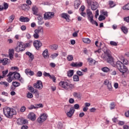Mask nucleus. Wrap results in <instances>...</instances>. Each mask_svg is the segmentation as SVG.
Returning a JSON list of instances; mask_svg holds the SVG:
<instances>
[{"mask_svg": "<svg viewBox=\"0 0 129 129\" xmlns=\"http://www.w3.org/2000/svg\"><path fill=\"white\" fill-rule=\"evenodd\" d=\"M81 4V2H80V0H76V1H75V3H74L75 8L76 9H78V8H79V6H80Z\"/></svg>", "mask_w": 129, "mask_h": 129, "instance_id": "a878e982", "label": "nucleus"}, {"mask_svg": "<svg viewBox=\"0 0 129 129\" xmlns=\"http://www.w3.org/2000/svg\"><path fill=\"white\" fill-rule=\"evenodd\" d=\"M3 112L5 116L8 118H12L13 115H16V114H17L16 110L9 107H5L4 108Z\"/></svg>", "mask_w": 129, "mask_h": 129, "instance_id": "f03ea898", "label": "nucleus"}, {"mask_svg": "<svg viewBox=\"0 0 129 129\" xmlns=\"http://www.w3.org/2000/svg\"><path fill=\"white\" fill-rule=\"evenodd\" d=\"M97 8H98V4L97 2H93L91 4V9L92 11H95L97 10Z\"/></svg>", "mask_w": 129, "mask_h": 129, "instance_id": "f3484780", "label": "nucleus"}, {"mask_svg": "<svg viewBox=\"0 0 129 129\" xmlns=\"http://www.w3.org/2000/svg\"><path fill=\"white\" fill-rule=\"evenodd\" d=\"M37 20H38V23L39 25H43V24H44V22L43 21V17L41 16H38Z\"/></svg>", "mask_w": 129, "mask_h": 129, "instance_id": "cd10ccee", "label": "nucleus"}, {"mask_svg": "<svg viewBox=\"0 0 129 129\" xmlns=\"http://www.w3.org/2000/svg\"><path fill=\"white\" fill-rule=\"evenodd\" d=\"M26 55H27L30 58V60L31 61H33L34 60V55L33 54L29 51H27L26 52Z\"/></svg>", "mask_w": 129, "mask_h": 129, "instance_id": "bb28decb", "label": "nucleus"}, {"mask_svg": "<svg viewBox=\"0 0 129 129\" xmlns=\"http://www.w3.org/2000/svg\"><path fill=\"white\" fill-rule=\"evenodd\" d=\"M28 90H29L31 93H34L35 92V89H34V87L32 86L29 87Z\"/></svg>", "mask_w": 129, "mask_h": 129, "instance_id": "a18cd8bd", "label": "nucleus"}, {"mask_svg": "<svg viewBox=\"0 0 129 129\" xmlns=\"http://www.w3.org/2000/svg\"><path fill=\"white\" fill-rule=\"evenodd\" d=\"M19 21L20 22H27L30 21V19L28 17H24L23 16H21L19 19Z\"/></svg>", "mask_w": 129, "mask_h": 129, "instance_id": "b1692460", "label": "nucleus"}, {"mask_svg": "<svg viewBox=\"0 0 129 129\" xmlns=\"http://www.w3.org/2000/svg\"><path fill=\"white\" fill-rule=\"evenodd\" d=\"M101 13L102 15H103V16H106V17H107L108 16L107 14V12L106 11H104V10H102L101 11Z\"/></svg>", "mask_w": 129, "mask_h": 129, "instance_id": "603ef678", "label": "nucleus"}, {"mask_svg": "<svg viewBox=\"0 0 129 129\" xmlns=\"http://www.w3.org/2000/svg\"><path fill=\"white\" fill-rule=\"evenodd\" d=\"M25 49L24 43L19 42L18 46L15 48V51L16 52H23V51H25Z\"/></svg>", "mask_w": 129, "mask_h": 129, "instance_id": "423d86ee", "label": "nucleus"}, {"mask_svg": "<svg viewBox=\"0 0 129 129\" xmlns=\"http://www.w3.org/2000/svg\"><path fill=\"white\" fill-rule=\"evenodd\" d=\"M123 10H126V11H129V3L125 5L122 8Z\"/></svg>", "mask_w": 129, "mask_h": 129, "instance_id": "c03bdc74", "label": "nucleus"}, {"mask_svg": "<svg viewBox=\"0 0 129 129\" xmlns=\"http://www.w3.org/2000/svg\"><path fill=\"white\" fill-rule=\"evenodd\" d=\"M87 15L88 16V19L90 23H91L92 25H95L96 27H97L98 26V23H97V22L93 20V14H92V12L90 9L87 10Z\"/></svg>", "mask_w": 129, "mask_h": 129, "instance_id": "7ed1b4c3", "label": "nucleus"}, {"mask_svg": "<svg viewBox=\"0 0 129 129\" xmlns=\"http://www.w3.org/2000/svg\"><path fill=\"white\" fill-rule=\"evenodd\" d=\"M123 65H127L128 64V61H127V59H123V62H122Z\"/></svg>", "mask_w": 129, "mask_h": 129, "instance_id": "052dcab7", "label": "nucleus"}, {"mask_svg": "<svg viewBox=\"0 0 129 129\" xmlns=\"http://www.w3.org/2000/svg\"><path fill=\"white\" fill-rule=\"evenodd\" d=\"M33 94L32 93H30V92H28L27 94V98H33Z\"/></svg>", "mask_w": 129, "mask_h": 129, "instance_id": "37998d69", "label": "nucleus"}, {"mask_svg": "<svg viewBox=\"0 0 129 129\" xmlns=\"http://www.w3.org/2000/svg\"><path fill=\"white\" fill-rule=\"evenodd\" d=\"M12 85L14 87H19L21 85V84L18 82H13Z\"/></svg>", "mask_w": 129, "mask_h": 129, "instance_id": "e433bc0d", "label": "nucleus"}, {"mask_svg": "<svg viewBox=\"0 0 129 129\" xmlns=\"http://www.w3.org/2000/svg\"><path fill=\"white\" fill-rule=\"evenodd\" d=\"M11 70L15 71L16 70V71H19V68L18 67H12L11 68Z\"/></svg>", "mask_w": 129, "mask_h": 129, "instance_id": "e2e57ef3", "label": "nucleus"}, {"mask_svg": "<svg viewBox=\"0 0 129 129\" xmlns=\"http://www.w3.org/2000/svg\"><path fill=\"white\" fill-rule=\"evenodd\" d=\"M73 80L76 82L79 81V77L77 75H74L73 76Z\"/></svg>", "mask_w": 129, "mask_h": 129, "instance_id": "4c0bfd02", "label": "nucleus"}, {"mask_svg": "<svg viewBox=\"0 0 129 129\" xmlns=\"http://www.w3.org/2000/svg\"><path fill=\"white\" fill-rule=\"evenodd\" d=\"M83 41L84 43H86V44H89L91 42L90 39L88 38H83Z\"/></svg>", "mask_w": 129, "mask_h": 129, "instance_id": "473e14b6", "label": "nucleus"}, {"mask_svg": "<svg viewBox=\"0 0 129 129\" xmlns=\"http://www.w3.org/2000/svg\"><path fill=\"white\" fill-rule=\"evenodd\" d=\"M33 93H34L36 98H39V97H40L39 91H38V90H35V91Z\"/></svg>", "mask_w": 129, "mask_h": 129, "instance_id": "c9c22d12", "label": "nucleus"}, {"mask_svg": "<svg viewBox=\"0 0 129 129\" xmlns=\"http://www.w3.org/2000/svg\"><path fill=\"white\" fill-rule=\"evenodd\" d=\"M50 75H51L46 72H44L43 73V76H45V77H50Z\"/></svg>", "mask_w": 129, "mask_h": 129, "instance_id": "0e129e2a", "label": "nucleus"}, {"mask_svg": "<svg viewBox=\"0 0 129 129\" xmlns=\"http://www.w3.org/2000/svg\"><path fill=\"white\" fill-rule=\"evenodd\" d=\"M77 75H79V76H83V73L80 71H77Z\"/></svg>", "mask_w": 129, "mask_h": 129, "instance_id": "680f3d73", "label": "nucleus"}, {"mask_svg": "<svg viewBox=\"0 0 129 129\" xmlns=\"http://www.w3.org/2000/svg\"><path fill=\"white\" fill-rule=\"evenodd\" d=\"M43 104H36L35 105V107H36V109H37V108H39V107H43Z\"/></svg>", "mask_w": 129, "mask_h": 129, "instance_id": "69168bd1", "label": "nucleus"}, {"mask_svg": "<svg viewBox=\"0 0 129 129\" xmlns=\"http://www.w3.org/2000/svg\"><path fill=\"white\" fill-rule=\"evenodd\" d=\"M71 66L72 67H77V62H72V63L71 64Z\"/></svg>", "mask_w": 129, "mask_h": 129, "instance_id": "338daca9", "label": "nucleus"}, {"mask_svg": "<svg viewBox=\"0 0 129 129\" xmlns=\"http://www.w3.org/2000/svg\"><path fill=\"white\" fill-rule=\"evenodd\" d=\"M110 109L111 110H112V109H114V108H115V104H114V102H111L110 104Z\"/></svg>", "mask_w": 129, "mask_h": 129, "instance_id": "a19ab883", "label": "nucleus"}, {"mask_svg": "<svg viewBox=\"0 0 129 129\" xmlns=\"http://www.w3.org/2000/svg\"><path fill=\"white\" fill-rule=\"evenodd\" d=\"M15 19V16H14V15H12L9 17V21L11 23H12V22H13V21H14Z\"/></svg>", "mask_w": 129, "mask_h": 129, "instance_id": "13d9d810", "label": "nucleus"}, {"mask_svg": "<svg viewBox=\"0 0 129 129\" xmlns=\"http://www.w3.org/2000/svg\"><path fill=\"white\" fill-rule=\"evenodd\" d=\"M47 119V115L45 113L41 114L39 117L37 119V121L39 123H42V122H44L45 120Z\"/></svg>", "mask_w": 129, "mask_h": 129, "instance_id": "1a4fd4ad", "label": "nucleus"}, {"mask_svg": "<svg viewBox=\"0 0 129 129\" xmlns=\"http://www.w3.org/2000/svg\"><path fill=\"white\" fill-rule=\"evenodd\" d=\"M58 54V53H53L51 54V57L52 59H55L56 57H57Z\"/></svg>", "mask_w": 129, "mask_h": 129, "instance_id": "4d7b16f0", "label": "nucleus"}, {"mask_svg": "<svg viewBox=\"0 0 129 129\" xmlns=\"http://www.w3.org/2000/svg\"><path fill=\"white\" fill-rule=\"evenodd\" d=\"M14 73L13 72H10L8 75V78L7 79V81L9 83H11L13 80H14Z\"/></svg>", "mask_w": 129, "mask_h": 129, "instance_id": "4468645a", "label": "nucleus"}, {"mask_svg": "<svg viewBox=\"0 0 129 129\" xmlns=\"http://www.w3.org/2000/svg\"><path fill=\"white\" fill-rule=\"evenodd\" d=\"M8 72H9V70H8L3 71L2 72L3 76H4V77H6V75H7L8 74Z\"/></svg>", "mask_w": 129, "mask_h": 129, "instance_id": "3c124183", "label": "nucleus"}, {"mask_svg": "<svg viewBox=\"0 0 129 129\" xmlns=\"http://www.w3.org/2000/svg\"><path fill=\"white\" fill-rule=\"evenodd\" d=\"M60 17L62 19H64L65 20H66L67 22H69V21H70V20L69 19L70 16H69V15H68V14L62 13L60 14Z\"/></svg>", "mask_w": 129, "mask_h": 129, "instance_id": "a211bd4d", "label": "nucleus"}, {"mask_svg": "<svg viewBox=\"0 0 129 129\" xmlns=\"http://www.w3.org/2000/svg\"><path fill=\"white\" fill-rule=\"evenodd\" d=\"M104 54L102 55V58L107 63H109L113 67H115V63L113 60V57L110 55V50L109 49H104Z\"/></svg>", "mask_w": 129, "mask_h": 129, "instance_id": "f257e3e1", "label": "nucleus"}, {"mask_svg": "<svg viewBox=\"0 0 129 129\" xmlns=\"http://www.w3.org/2000/svg\"><path fill=\"white\" fill-rule=\"evenodd\" d=\"M73 95L75 98H78V99H81V93L80 92H74L73 93Z\"/></svg>", "mask_w": 129, "mask_h": 129, "instance_id": "6ab92c4d", "label": "nucleus"}, {"mask_svg": "<svg viewBox=\"0 0 129 129\" xmlns=\"http://www.w3.org/2000/svg\"><path fill=\"white\" fill-rule=\"evenodd\" d=\"M10 62L9 58H5L3 59H0V63H3V65H7V64H9Z\"/></svg>", "mask_w": 129, "mask_h": 129, "instance_id": "412c9836", "label": "nucleus"}, {"mask_svg": "<svg viewBox=\"0 0 129 129\" xmlns=\"http://www.w3.org/2000/svg\"><path fill=\"white\" fill-rule=\"evenodd\" d=\"M104 84L106 85L109 91H112V86L111 85V82H109L108 80H105L104 82Z\"/></svg>", "mask_w": 129, "mask_h": 129, "instance_id": "9d476101", "label": "nucleus"}, {"mask_svg": "<svg viewBox=\"0 0 129 129\" xmlns=\"http://www.w3.org/2000/svg\"><path fill=\"white\" fill-rule=\"evenodd\" d=\"M67 74L68 77H72V76H73V74H74V71L73 70H70L68 72Z\"/></svg>", "mask_w": 129, "mask_h": 129, "instance_id": "72a5a7b5", "label": "nucleus"}, {"mask_svg": "<svg viewBox=\"0 0 129 129\" xmlns=\"http://www.w3.org/2000/svg\"><path fill=\"white\" fill-rule=\"evenodd\" d=\"M75 112V109L74 107H72L70 108V110L67 113V115L68 117H72V115L74 114V112Z\"/></svg>", "mask_w": 129, "mask_h": 129, "instance_id": "2eb2a0df", "label": "nucleus"}, {"mask_svg": "<svg viewBox=\"0 0 129 129\" xmlns=\"http://www.w3.org/2000/svg\"><path fill=\"white\" fill-rule=\"evenodd\" d=\"M13 78L16 80H19L21 83H24V79L21 78V75L17 72H13Z\"/></svg>", "mask_w": 129, "mask_h": 129, "instance_id": "0eeeda50", "label": "nucleus"}, {"mask_svg": "<svg viewBox=\"0 0 129 129\" xmlns=\"http://www.w3.org/2000/svg\"><path fill=\"white\" fill-rule=\"evenodd\" d=\"M55 16V13L53 12H46L44 14V20H51V19L54 18Z\"/></svg>", "mask_w": 129, "mask_h": 129, "instance_id": "20e7f679", "label": "nucleus"}, {"mask_svg": "<svg viewBox=\"0 0 129 129\" xmlns=\"http://www.w3.org/2000/svg\"><path fill=\"white\" fill-rule=\"evenodd\" d=\"M57 127L58 129H63V124L62 123H59L57 125Z\"/></svg>", "mask_w": 129, "mask_h": 129, "instance_id": "bf43d9fd", "label": "nucleus"}, {"mask_svg": "<svg viewBox=\"0 0 129 129\" xmlns=\"http://www.w3.org/2000/svg\"><path fill=\"white\" fill-rule=\"evenodd\" d=\"M109 5L111 8H114V7H115V4H114L113 1H109Z\"/></svg>", "mask_w": 129, "mask_h": 129, "instance_id": "79ce46f5", "label": "nucleus"}, {"mask_svg": "<svg viewBox=\"0 0 129 129\" xmlns=\"http://www.w3.org/2000/svg\"><path fill=\"white\" fill-rule=\"evenodd\" d=\"M110 44L111 45V46H117V43L113 41H110Z\"/></svg>", "mask_w": 129, "mask_h": 129, "instance_id": "09e8293b", "label": "nucleus"}, {"mask_svg": "<svg viewBox=\"0 0 129 129\" xmlns=\"http://www.w3.org/2000/svg\"><path fill=\"white\" fill-rule=\"evenodd\" d=\"M83 65V63L82 62H77V68H78L79 67H82Z\"/></svg>", "mask_w": 129, "mask_h": 129, "instance_id": "8fccbe9b", "label": "nucleus"}, {"mask_svg": "<svg viewBox=\"0 0 129 129\" xmlns=\"http://www.w3.org/2000/svg\"><path fill=\"white\" fill-rule=\"evenodd\" d=\"M67 59L68 61H72V60H73V55H68L67 57Z\"/></svg>", "mask_w": 129, "mask_h": 129, "instance_id": "de8ad7c7", "label": "nucleus"}, {"mask_svg": "<svg viewBox=\"0 0 129 129\" xmlns=\"http://www.w3.org/2000/svg\"><path fill=\"white\" fill-rule=\"evenodd\" d=\"M43 75V73L41 71H38L37 73L36 76L37 77H41Z\"/></svg>", "mask_w": 129, "mask_h": 129, "instance_id": "6e6d98bb", "label": "nucleus"}, {"mask_svg": "<svg viewBox=\"0 0 129 129\" xmlns=\"http://www.w3.org/2000/svg\"><path fill=\"white\" fill-rule=\"evenodd\" d=\"M25 73H26V75H30V76H34V74H35V73H34V72L32 71L29 69H26L25 71Z\"/></svg>", "mask_w": 129, "mask_h": 129, "instance_id": "4be33fe9", "label": "nucleus"}, {"mask_svg": "<svg viewBox=\"0 0 129 129\" xmlns=\"http://www.w3.org/2000/svg\"><path fill=\"white\" fill-rule=\"evenodd\" d=\"M121 31H123L124 34H127V32H128V30L127 29V28H126L125 26H122L121 27Z\"/></svg>", "mask_w": 129, "mask_h": 129, "instance_id": "c756f323", "label": "nucleus"}, {"mask_svg": "<svg viewBox=\"0 0 129 129\" xmlns=\"http://www.w3.org/2000/svg\"><path fill=\"white\" fill-rule=\"evenodd\" d=\"M26 38L27 40H30V39L32 38V36H31V34H30V33H27L26 34Z\"/></svg>", "mask_w": 129, "mask_h": 129, "instance_id": "5fc2aeb1", "label": "nucleus"}, {"mask_svg": "<svg viewBox=\"0 0 129 129\" xmlns=\"http://www.w3.org/2000/svg\"><path fill=\"white\" fill-rule=\"evenodd\" d=\"M32 12H33V15L37 16L38 14V8L36 7H33L32 8Z\"/></svg>", "mask_w": 129, "mask_h": 129, "instance_id": "7c9ffc66", "label": "nucleus"}, {"mask_svg": "<svg viewBox=\"0 0 129 129\" xmlns=\"http://www.w3.org/2000/svg\"><path fill=\"white\" fill-rule=\"evenodd\" d=\"M69 83L67 82L61 81L59 82V85L62 88H64V89H66V90H68Z\"/></svg>", "mask_w": 129, "mask_h": 129, "instance_id": "ddd939ff", "label": "nucleus"}, {"mask_svg": "<svg viewBox=\"0 0 129 129\" xmlns=\"http://www.w3.org/2000/svg\"><path fill=\"white\" fill-rule=\"evenodd\" d=\"M14 49H9V55L10 60H13L14 59Z\"/></svg>", "mask_w": 129, "mask_h": 129, "instance_id": "393cba45", "label": "nucleus"}, {"mask_svg": "<svg viewBox=\"0 0 129 129\" xmlns=\"http://www.w3.org/2000/svg\"><path fill=\"white\" fill-rule=\"evenodd\" d=\"M4 10H8L9 8V4L8 3H4Z\"/></svg>", "mask_w": 129, "mask_h": 129, "instance_id": "864d4df0", "label": "nucleus"}, {"mask_svg": "<svg viewBox=\"0 0 129 129\" xmlns=\"http://www.w3.org/2000/svg\"><path fill=\"white\" fill-rule=\"evenodd\" d=\"M101 70H102V71H103V72L107 73V72H109L110 70L109 69V68H108L107 67H104L101 69Z\"/></svg>", "mask_w": 129, "mask_h": 129, "instance_id": "f704fd0d", "label": "nucleus"}, {"mask_svg": "<svg viewBox=\"0 0 129 129\" xmlns=\"http://www.w3.org/2000/svg\"><path fill=\"white\" fill-rule=\"evenodd\" d=\"M74 88H75V85H74V84H70L69 83V85H68V89H71L72 90Z\"/></svg>", "mask_w": 129, "mask_h": 129, "instance_id": "58836bf2", "label": "nucleus"}, {"mask_svg": "<svg viewBox=\"0 0 129 129\" xmlns=\"http://www.w3.org/2000/svg\"><path fill=\"white\" fill-rule=\"evenodd\" d=\"M118 71L120 73H121L122 76L123 75H127L128 74L129 72H128V69H127V68L124 64L121 67L120 69H118Z\"/></svg>", "mask_w": 129, "mask_h": 129, "instance_id": "39448f33", "label": "nucleus"}, {"mask_svg": "<svg viewBox=\"0 0 129 129\" xmlns=\"http://www.w3.org/2000/svg\"><path fill=\"white\" fill-rule=\"evenodd\" d=\"M17 123L22 125L23 124H27L28 123V120L25 118H19L17 120Z\"/></svg>", "mask_w": 129, "mask_h": 129, "instance_id": "9b49d317", "label": "nucleus"}, {"mask_svg": "<svg viewBox=\"0 0 129 129\" xmlns=\"http://www.w3.org/2000/svg\"><path fill=\"white\" fill-rule=\"evenodd\" d=\"M33 87L37 89L41 90L43 88V83H42L41 80H38L36 83L33 84Z\"/></svg>", "mask_w": 129, "mask_h": 129, "instance_id": "6e6552de", "label": "nucleus"}, {"mask_svg": "<svg viewBox=\"0 0 129 129\" xmlns=\"http://www.w3.org/2000/svg\"><path fill=\"white\" fill-rule=\"evenodd\" d=\"M40 33H41V34L44 33V30L43 29V27H39L38 29L34 30V34H36V35H39Z\"/></svg>", "mask_w": 129, "mask_h": 129, "instance_id": "dca6fc26", "label": "nucleus"}, {"mask_svg": "<svg viewBox=\"0 0 129 129\" xmlns=\"http://www.w3.org/2000/svg\"><path fill=\"white\" fill-rule=\"evenodd\" d=\"M115 67L118 70L121 67H122L124 64L121 61L118 60L115 63Z\"/></svg>", "mask_w": 129, "mask_h": 129, "instance_id": "aec40b11", "label": "nucleus"}, {"mask_svg": "<svg viewBox=\"0 0 129 129\" xmlns=\"http://www.w3.org/2000/svg\"><path fill=\"white\" fill-rule=\"evenodd\" d=\"M49 48H50V49H51L52 50H57V49H58V45L56 44H53L50 45L49 46Z\"/></svg>", "mask_w": 129, "mask_h": 129, "instance_id": "2f4dec72", "label": "nucleus"}, {"mask_svg": "<svg viewBox=\"0 0 129 129\" xmlns=\"http://www.w3.org/2000/svg\"><path fill=\"white\" fill-rule=\"evenodd\" d=\"M44 58H49V54H48V49H46L42 53Z\"/></svg>", "mask_w": 129, "mask_h": 129, "instance_id": "c85d7f7f", "label": "nucleus"}, {"mask_svg": "<svg viewBox=\"0 0 129 129\" xmlns=\"http://www.w3.org/2000/svg\"><path fill=\"white\" fill-rule=\"evenodd\" d=\"M33 45L36 49H40L42 47V43L39 40H35L33 42Z\"/></svg>", "mask_w": 129, "mask_h": 129, "instance_id": "f8f14e48", "label": "nucleus"}, {"mask_svg": "<svg viewBox=\"0 0 129 129\" xmlns=\"http://www.w3.org/2000/svg\"><path fill=\"white\" fill-rule=\"evenodd\" d=\"M123 20L125 22H126V23H129V16L124 17Z\"/></svg>", "mask_w": 129, "mask_h": 129, "instance_id": "774afa93", "label": "nucleus"}, {"mask_svg": "<svg viewBox=\"0 0 129 129\" xmlns=\"http://www.w3.org/2000/svg\"><path fill=\"white\" fill-rule=\"evenodd\" d=\"M28 118L31 119V120H36V115L33 112H31L28 115Z\"/></svg>", "mask_w": 129, "mask_h": 129, "instance_id": "5701e85b", "label": "nucleus"}, {"mask_svg": "<svg viewBox=\"0 0 129 129\" xmlns=\"http://www.w3.org/2000/svg\"><path fill=\"white\" fill-rule=\"evenodd\" d=\"M98 20L99 21H103L104 20H105V16H102V15H100L99 18H98Z\"/></svg>", "mask_w": 129, "mask_h": 129, "instance_id": "49530a36", "label": "nucleus"}, {"mask_svg": "<svg viewBox=\"0 0 129 129\" xmlns=\"http://www.w3.org/2000/svg\"><path fill=\"white\" fill-rule=\"evenodd\" d=\"M0 84L1 85H4V86H6V87H8V86H9V83H8L7 82H4V81H1L0 82Z\"/></svg>", "mask_w": 129, "mask_h": 129, "instance_id": "ea45409f", "label": "nucleus"}]
</instances>
